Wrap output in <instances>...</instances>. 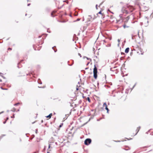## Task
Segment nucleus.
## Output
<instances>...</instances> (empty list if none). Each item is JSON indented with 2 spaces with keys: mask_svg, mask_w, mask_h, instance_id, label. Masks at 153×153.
<instances>
[{
  "mask_svg": "<svg viewBox=\"0 0 153 153\" xmlns=\"http://www.w3.org/2000/svg\"><path fill=\"white\" fill-rule=\"evenodd\" d=\"M140 8L143 11H146L149 9L148 7L146 6H142Z\"/></svg>",
  "mask_w": 153,
  "mask_h": 153,
  "instance_id": "nucleus-4",
  "label": "nucleus"
},
{
  "mask_svg": "<svg viewBox=\"0 0 153 153\" xmlns=\"http://www.w3.org/2000/svg\"><path fill=\"white\" fill-rule=\"evenodd\" d=\"M88 67H87V68H85V70H87V69H88Z\"/></svg>",
  "mask_w": 153,
  "mask_h": 153,
  "instance_id": "nucleus-52",
  "label": "nucleus"
},
{
  "mask_svg": "<svg viewBox=\"0 0 153 153\" xmlns=\"http://www.w3.org/2000/svg\"><path fill=\"white\" fill-rule=\"evenodd\" d=\"M76 89L77 90H78L79 89H78V88H76Z\"/></svg>",
  "mask_w": 153,
  "mask_h": 153,
  "instance_id": "nucleus-61",
  "label": "nucleus"
},
{
  "mask_svg": "<svg viewBox=\"0 0 153 153\" xmlns=\"http://www.w3.org/2000/svg\"><path fill=\"white\" fill-rule=\"evenodd\" d=\"M98 14H100L102 15V11H101V10H100V11H99V12H98Z\"/></svg>",
  "mask_w": 153,
  "mask_h": 153,
  "instance_id": "nucleus-26",
  "label": "nucleus"
},
{
  "mask_svg": "<svg viewBox=\"0 0 153 153\" xmlns=\"http://www.w3.org/2000/svg\"><path fill=\"white\" fill-rule=\"evenodd\" d=\"M102 3H103V2L101 3L100 4V5L99 6V7H100V5H101L102 4Z\"/></svg>",
  "mask_w": 153,
  "mask_h": 153,
  "instance_id": "nucleus-53",
  "label": "nucleus"
},
{
  "mask_svg": "<svg viewBox=\"0 0 153 153\" xmlns=\"http://www.w3.org/2000/svg\"><path fill=\"white\" fill-rule=\"evenodd\" d=\"M117 67V66H114V67H113V68H116Z\"/></svg>",
  "mask_w": 153,
  "mask_h": 153,
  "instance_id": "nucleus-47",
  "label": "nucleus"
},
{
  "mask_svg": "<svg viewBox=\"0 0 153 153\" xmlns=\"http://www.w3.org/2000/svg\"><path fill=\"white\" fill-rule=\"evenodd\" d=\"M12 50V49L10 48H9L8 49V50Z\"/></svg>",
  "mask_w": 153,
  "mask_h": 153,
  "instance_id": "nucleus-44",
  "label": "nucleus"
},
{
  "mask_svg": "<svg viewBox=\"0 0 153 153\" xmlns=\"http://www.w3.org/2000/svg\"><path fill=\"white\" fill-rule=\"evenodd\" d=\"M19 104H20V103L18 102V103H16L14 105V106H17V105H19Z\"/></svg>",
  "mask_w": 153,
  "mask_h": 153,
  "instance_id": "nucleus-22",
  "label": "nucleus"
},
{
  "mask_svg": "<svg viewBox=\"0 0 153 153\" xmlns=\"http://www.w3.org/2000/svg\"><path fill=\"white\" fill-rule=\"evenodd\" d=\"M152 17H153V12L152 13V14H151V16H152Z\"/></svg>",
  "mask_w": 153,
  "mask_h": 153,
  "instance_id": "nucleus-40",
  "label": "nucleus"
},
{
  "mask_svg": "<svg viewBox=\"0 0 153 153\" xmlns=\"http://www.w3.org/2000/svg\"><path fill=\"white\" fill-rule=\"evenodd\" d=\"M145 21L146 22L147 21V23L146 24L147 25H148V22H149L148 18L147 17L145 16Z\"/></svg>",
  "mask_w": 153,
  "mask_h": 153,
  "instance_id": "nucleus-6",
  "label": "nucleus"
},
{
  "mask_svg": "<svg viewBox=\"0 0 153 153\" xmlns=\"http://www.w3.org/2000/svg\"><path fill=\"white\" fill-rule=\"evenodd\" d=\"M123 15L122 14H120L119 15L120 17L122 19H123L124 17H122Z\"/></svg>",
  "mask_w": 153,
  "mask_h": 153,
  "instance_id": "nucleus-15",
  "label": "nucleus"
},
{
  "mask_svg": "<svg viewBox=\"0 0 153 153\" xmlns=\"http://www.w3.org/2000/svg\"><path fill=\"white\" fill-rule=\"evenodd\" d=\"M1 88L2 89V90H7V88H3L2 87H1Z\"/></svg>",
  "mask_w": 153,
  "mask_h": 153,
  "instance_id": "nucleus-23",
  "label": "nucleus"
},
{
  "mask_svg": "<svg viewBox=\"0 0 153 153\" xmlns=\"http://www.w3.org/2000/svg\"><path fill=\"white\" fill-rule=\"evenodd\" d=\"M5 134H2L1 137H0V138L1 139V138H2V137L4 136H5Z\"/></svg>",
  "mask_w": 153,
  "mask_h": 153,
  "instance_id": "nucleus-25",
  "label": "nucleus"
},
{
  "mask_svg": "<svg viewBox=\"0 0 153 153\" xmlns=\"http://www.w3.org/2000/svg\"><path fill=\"white\" fill-rule=\"evenodd\" d=\"M74 64V61L73 60V63H72V64L71 65H70L69 64H68V65H69V66H72L73 64Z\"/></svg>",
  "mask_w": 153,
  "mask_h": 153,
  "instance_id": "nucleus-30",
  "label": "nucleus"
},
{
  "mask_svg": "<svg viewBox=\"0 0 153 153\" xmlns=\"http://www.w3.org/2000/svg\"><path fill=\"white\" fill-rule=\"evenodd\" d=\"M129 19V16H128L126 18H123V20L125 22H127L128 21Z\"/></svg>",
  "mask_w": 153,
  "mask_h": 153,
  "instance_id": "nucleus-5",
  "label": "nucleus"
},
{
  "mask_svg": "<svg viewBox=\"0 0 153 153\" xmlns=\"http://www.w3.org/2000/svg\"><path fill=\"white\" fill-rule=\"evenodd\" d=\"M52 49L54 50V52H56L57 51V50L56 48V46H54V47H53L52 48Z\"/></svg>",
  "mask_w": 153,
  "mask_h": 153,
  "instance_id": "nucleus-9",
  "label": "nucleus"
},
{
  "mask_svg": "<svg viewBox=\"0 0 153 153\" xmlns=\"http://www.w3.org/2000/svg\"><path fill=\"white\" fill-rule=\"evenodd\" d=\"M105 109L107 110V113H108L109 110L108 107H106L105 108Z\"/></svg>",
  "mask_w": 153,
  "mask_h": 153,
  "instance_id": "nucleus-13",
  "label": "nucleus"
},
{
  "mask_svg": "<svg viewBox=\"0 0 153 153\" xmlns=\"http://www.w3.org/2000/svg\"><path fill=\"white\" fill-rule=\"evenodd\" d=\"M147 146H145L143 147V148H147Z\"/></svg>",
  "mask_w": 153,
  "mask_h": 153,
  "instance_id": "nucleus-54",
  "label": "nucleus"
},
{
  "mask_svg": "<svg viewBox=\"0 0 153 153\" xmlns=\"http://www.w3.org/2000/svg\"><path fill=\"white\" fill-rule=\"evenodd\" d=\"M52 116V114L50 113L49 115L46 116V117L47 118H51Z\"/></svg>",
  "mask_w": 153,
  "mask_h": 153,
  "instance_id": "nucleus-8",
  "label": "nucleus"
},
{
  "mask_svg": "<svg viewBox=\"0 0 153 153\" xmlns=\"http://www.w3.org/2000/svg\"><path fill=\"white\" fill-rule=\"evenodd\" d=\"M97 69L95 65H94V68L93 69L94 77L95 79H97Z\"/></svg>",
  "mask_w": 153,
  "mask_h": 153,
  "instance_id": "nucleus-2",
  "label": "nucleus"
},
{
  "mask_svg": "<svg viewBox=\"0 0 153 153\" xmlns=\"http://www.w3.org/2000/svg\"><path fill=\"white\" fill-rule=\"evenodd\" d=\"M35 132H36V133H37V129H36V131H35Z\"/></svg>",
  "mask_w": 153,
  "mask_h": 153,
  "instance_id": "nucleus-43",
  "label": "nucleus"
},
{
  "mask_svg": "<svg viewBox=\"0 0 153 153\" xmlns=\"http://www.w3.org/2000/svg\"><path fill=\"white\" fill-rule=\"evenodd\" d=\"M125 147L126 148H128V149H126V148H123V149L126 150H128L130 149V148L128 146H126Z\"/></svg>",
  "mask_w": 153,
  "mask_h": 153,
  "instance_id": "nucleus-10",
  "label": "nucleus"
},
{
  "mask_svg": "<svg viewBox=\"0 0 153 153\" xmlns=\"http://www.w3.org/2000/svg\"><path fill=\"white\" fill-rule=\"evenodd\" d=\"M78 55H79V56H80V57H82V56H81V54H80V53H78Z\"/></svg>",
  "mask_w": 153,
  "mask_h": 153,
  "instance_id": "nucleus-35",
  "label": "nucleus"
},
{
  "mask_svg": "<svg viewBox=\"0 0 153 153\" xmlns=\"http://www.w3.org/2000/svg\"><path fill=\"white\" fill-rule=\"evenodd\" d=\"M120 141V140H118V141H114L115 142H120L121 141Z\"/></svg>",
  "mask_w": 153,
  "mask_h": 153,
  "instance_id": "nucleus-33",
  "label": "nucleus"
},
{
  "mask_svg": "<svg viewBox=\"0 0 153 153\" xmlns=\"http://www.w3.org/2000/svg\"><path fill=\"white\" fill-rule=\"evenodd\" d=\"M34 135H33L32 136V137H30V139H31V140H32L34 137Z\"/></svg>",
  "mask_w": 153,
  "mask_h": 153,
  "instance_id": "nucleus-19",
  "label": "nucleus"
},
{
  "mask_svg": "<svg viewBox=\"0 0 153 153\" xmlns=\"http://www.w3.org/2000/svg\"><path fill=\"white\" fill-rule=\"evenodd\" d=\"M1 81H2L1 79H0V81L1 82Z\"/></svg>",
  "mask_w": 153,
  "mask_h": 153,
  "instance_id": "nucleus-63",
  "label": "nucleus"
},
{
  "mask_svg": "<svg viewBox=\"0 0 153 153\" xmlns=\"http://www.w3.org/2000/svg\"><path fill=\"white\" fill-rule=\"evenodd\" d=\"M1 76L3 78H4V79H5V78L4 76Z\"/></svg>",
  "mask_w": 153,
  "mask_h": 153,
  "instance_id": "nucleus-51",
  "label": "nucleus"
},
{
  "mask_svg": "<svg viewBox=\"0 0 153 153\" xmlns=\"http://www.w3.org/2000/svg\"><path fill=\"white\" fill-rule=\"evenodd\" d=\"M112 69H113V68H110V71H114V70H113Z\"/></svg>",
  "mask_w": 153,
  "mask_h": 153,
  "instance_id": "nucleus-31",
  "label": "nucleus"
},
{
  "mask_svg": "<svg viewBox=\"0 0 153 153\" xmlns=\"http://www.w3.org/2000/svg\"><path fill=\"white\" fill-rule=\"evenodd\" d=\"M136 85V83L133 86L132 88H131V91L132 90V89L134 88V87H135V85Z\"/></svg>",
  "mask_w": 153,
  "mask_h": 153,
  "instance_id": "nucleus-18",
  "label": "nucleus"
},
{
  "mask_svg": "<svg viewBox=\"0 0 153 153\" xmlns=\"http://www.w3.org/2000/svg\"><path fill=\"white\" fill-rule=\"evenodd\" d=\"M82 71L83 72V73H84V74H85V70H82Z\"/></svg>",
  "mask_w": 153,
  "mask_h": 153,
  "instance_id": "nucleus-37",
  "label": "nucleus"
},
{
  "mask_svg": "<svg viewBox=\"0 0 153 153\" xmlns=\"http://www.w3.org/2000/svg\"><path fill=\"white\" fill-rule=\"evenodd\" d=\"M4 112V111H1V112H0V114H1L2 113H3Z\"/></svg>",
  "mask_w": 153,
  "mask_h": 153,
  "instance_id": "nucleus-41",
  "label": "nucleus"
},
{
  "mask_svg": "<svg viewBox=\"0 0 153 153\" xmlns=\"http://www.w3.org/2000/svg\"><path fill=\"white\" fill-rule=\"evenodd\" d=\"M41 36H39V38H41Z\"/></svg>",
  "mask_w": 153,
  "mask_h": 153,
  "instance_id": "nucleus-58",
  "label": "nucleus"
},
{
  "mask_svg": "<svg viewBox=\"0 0 153 153\" xmlns=\"http://www.w3.org/2000/svg\"><path fill=\"white\" fill-rule=\"evenodd\" d=\"M131 38H132V39H133V35H132V37H131Z\"/></svg>",
  "mask_w": 153,
  "mask_h": 153,
  "instance_id": "nucleus-55",
  "label": "nucleus"
},
{
  "mask_svg": "<svg viewBox=\"0 0 153 153\" xmlns=\"http://www.w3.org/2000/svg\"><path fill=\"white\" fill-rule=\"evenodd\" d=\"M16 111V109L14 108H13V110H11V111H12L13 112Z\"/></svg>",
  "mask_w": 153,
  "mask_h": 153,
  "instance_id": "nucleus-17",
  "label": "nucleus"
},
{
  "mask_svg": "<svg viewBox=\"0 0 153 153\" xmlns=\"http://www.w3.org/2000/svg\"><path fill=\"white\" fill-rule=\"evenodd\" d=\"M90 77H91V76H89L88 77V79H89L90 78Z\"/></svg>",
  "mask_w": 153,
  "mask_h": 153,
  "instance_id": "nucleus-46",
  "label": "nucleus"
},
{
  "mask_svg": "<svg viewBox=\"0 0 153 153\" xmlns=\"http://www.w3.org/2000/svg\"><path fill=\"white\" fill-rule=\"evenodd\" d=\"M38 82L39 84H42V82L40 79H38Z\"/></svg>",
  "mask_w": 153,
  "mask_h": 153,
  "instance_id": "nucleus-11",
  "label": "nucleus"
},
{
  "mask_svg": "<svg viewBox=\"0 0 153 153\" xmlns=\"http://www.w3.org/2000/svg\"><path fill=\"white\" fill-rule=\"evenodd\" d=\"M120 4H122V3H123V2H120Z\"/></svg>",
  "mask_w": 153,
  "mask_h": 153,
  "instance_id": "nucleus-64",
  "label": "nucleus"
},
{
  "mask_svg": "<svg viewBox=\"0 0 153 153\" xmlns=\"http://www.w3.org/2000/svg\"><path fill=\"white\" fill-rule=\"evenodd\" d=\"M103 41L104 42H106V41H105V40H103Z\"/></svg>",
  "mask_w": 153,
  "mask_h": 153,
  "instance_id": "nucleus-50",
  "label": "nucleus"
},
{
  "mask_svg": "<svg viewBox=\"0 0 153 153\" xmlns=\"http://www.w3.org/2000/svg\"><path fill=\"white\" fill-rule=\"evenodd\" d=\"M41 122H42V123H43V120H41Z\"/></svg>",
  "mask_w": 153,
  "mask_h": 153,
  "instance_id": "nucleus-60",
  "label": "nucleus"
},
{
  "mask_svg": "<svg viewBox=\"0 0 153 153\" xmlns=\"http://www.w3.org/2000/svg\"><path fill=\"white\" fill-rule=\"evenodd\" d=\"M117 41L118 42H119L120 41V40L119 39H118L117 40Z\"/></svg>",
  "mask_w": 153,
  "mask_h": 153,
  "instance_id": "nucleus-48",
  "label": "nucleus"
},
{
  "mask_svg": "<svg viewBox=\"0 0 153 153\" xmlns=\"http://www.w3.org/2000/svg\"><path fill=\"white\" fill-rule=\"evenodd\" d=\"M134 10L133 7L131 6L130 7H128L127 8L123 7L122 9V11L123 13H125L126 14H128L132 12Z\"/></svg>",
  "mask_w": 153,
  "mask_h": 153,
  "instance_id": "nucleus-1",
  "label": "nucleus"
},
{
  "mask_svg": "<svg viewBox=\"0 0 153 153\" xmlns=\"http://www.w3.org/2000/svg\"><path fill=\"white\" fill-rule=\"evenodd\" d=\"M105 107H107V104L106 105H105Z\"/></svg>",
  "mask_w": 153,
  "mask_h": 153,
  "instance_id": "nucleus-59",
  "label": "nucleus"
},
{
  "mask_svg": "<svg viewBox=\"0 0 153 153\" xmlns=\"http://www.w3.org/2000/svg\"><path fill=\"white\" fill-rule=\"evenodd\" d=\"M123 26L124 27V28H126V27H128V26H127L125 24H124L123 25Z\"/></svg>",
  "mask_w": 153,
  "mask_h": 153,
  "instance_id": "nucleus-16",
  "label": "nucleus"
},
{
  "mask_svg": "<svg viewBox=\"0 0 153 153\" xmlns=\"http://www.w3.org/2000/svg\"><path fill=\"white\" fill-rule=\"evenodd\" d=\"M14 115L15 114H13V115L11 117L12 118H14L15 117Z\"/></svg>",
  "mask_w": 153,
  "mask_h": 153,
  "instance_id": "nucleus-27",
  "label": "nucleus"
},
{
  "mask_svg": "<svg viewBox=\"0 0 153 153\" xmlns=\"http://www.w3.org/2000/svg\"><path fill=\"white\" fill-rule=\"evenodd\" d=\"M70 16H71V17H72V15H71V14H70Z\"/></svg>",
  "mask_w": 153,
  "mask_h": 153,
  "instance_id": "nucleus-57",
  "label": "nucleus"
},
{
  "mask_svg": "<svg viewBox=\"0 0 153 153\" xmlns=\"http://www.w3.org/2000/svg\"><path fill=\"white\" fill-rule=\"evenodd\" d=\"M87 100H88V101L90 102H91V100H90V98H89V97H87Z\"/></svg>",
  "mask_w": 153,
  "mask_h": 153,
  "instance_id": "nucleus-21",
  "label": "nucleus"
},
{
  "mask_svg": "<svg viewBox=\"0 0 153 153\" xmlns=\"http://www.w3.org/2000/svg\"><path fill=\"white\" fill-rule=\"evenodd\" d=\"M129 48L128 47V48H126V49L125 50V53H128L129 52Z\"/></svg>",
  "mask_w": 153,
  "mask_h": 153,
  "instance_id": "nucleus-7",
  "label": "nucleus"
},
{
  "mask_svg": "<svg viewBox=\"0 0 153 153\" xmlns=\"http://www.w3.org/2000/svg\"><path fill=\"white\" fill-rule=\"evenodd\" d=\"M140 126H139V127H138L137 128L138 129L137 132L136 133V134H135V135H136L138 133V131H139L140 129Z\"/></svg>",
  "mask_w": 153,
  "mask_h": 153,
  "instance_id": "nucleus-14",
  "label": "nucleus"
},
{
  "mask_svg": "<svg viewBox=\"0 0 153 153\" xmlns=\"http://www.w3.org/2000/svg\"><path fill=\"white\" fill-rule=\"evenodd\" d=\"M23 61V60H22L19 63H18V65H17L18 68H21V67H20V66H19V64Z\"/></svg>",
  "mask_w": 153,
  "mask_h": 153,
  "instance_id": "nucleus-12",
  "label": "nucleus"
},
{
  "mask_svg": "<svg viewBox=\"0 0 153 153\" xmlns=\"http://www.w3.org/2000/svg\"><path fill=\"white\" fill-rule=\"evenodd\" d=\"M92 140L91 139L88 138L86 139L84 141V144L87 146L89 145L91 142Z\"/></svg>",
  "mask_w": 153,
  "mask_h": 153,
  "instance_id": "nucleus-3",
  "label": "nucleus"
},
{
  "mask_svg": "<svg viewBox=\"0 0 153 153\" xmlns=\"http://www.w3.org/2000/svg\"><path fill=\"white\" fill-rule=\"evenodd\" d=\"M106 102H104L103 104V107H104L105 106V105H106Z\"/></svg>",
  "mask_w": 153,
  "mask_h": 153,
  "instance_id": "nucleus-28",
  "label": "nucleus"
},
{
  "mask_svg": "<svg viewBox=\"0 0 153 153\" xmlns=\"http://www.w3.org/2000/svg\"><path fill=\"white\" fill-rule=\"evenodd\" d=\"M50 148V144H49L48 149H49Z\"/></svg>",
  "mask_w": 153,
  "mask_h": 153,
  "instance_id": "nucleus-39",
  "label": "nucleus"
},
{
  "mask_svg": "<svg viewBox=\"0 0 153 153\" xmlns=\"http://www.w3.org/2000/svg\"><path fill=\"white\" fill-rule=\"evenodd\" d=\"M63 125V123H61L60 124L59 126V127L60 128H61V127H62V126Z\"/></svg>",
  "mask_w": 153,
  "mask_h": 153,
  "instance_id": "nucleus-24",
  "label": "nucleus"
},
{
  "mask_svg": "<svg viewBox=\"0 0 153 153\" xmlns=\"http://www.w3.org/2000/svg\"><path fill=\"white\" fill-rule=\"evenodd\" d=\"M9 119V117H7L6 118V120H7V121Z\"/></svg>",
  "mask_w": 153,
  "mask_h": 153,
  "instance_id": "nucleus-45",
  "label": "nucleus"
},
{
  "mask_svg": "<svg viewBox=\"0 0 153 153\" xmlns=\"http://www.w3.org/2000/svg\"><path fill=\"white\" fill-rule=\"evenodd\" d=\"M97 6H98L97 4H96V9H97Z\"/></svg>",
  "mask_w": 153,
  "mask_h": 153,
  "instance_id": "nucleus-36",
  "label": "nucleus"
},
{
  "mask_svg": "<svg viewBox=\"0 0 153 153\" xmlns=\"http://www.w3.org/2000/svg\"><path fill=\"white\" fill-rule=\"evenodd\" d=\"M9 111V110H7V112H8Z\"/></svg>",
  "mask_w": 153,
  "mask_h": 153,
  "instance_id": "nucleus-62",
  "label": "nucleus"
},
{
  "mask_svg": "<svg viewBox=\"0 0 153 153\" xmlns=\"http://www.w3.org/2000/svg\"><path fill=\"white\" fill-rule=\"evenodd\" d=\"M90 62H88L86 64V65H88L89 64Z\"/></svg>",
  "mask_w": 153,
  "mask_h": 153,
  "instance_id": "nucleus-49",
  "label": "nucleus"
},
{
  "mask_svg": "<svg viewBox=\"0 0 153 153\" xmlns=\"http://www.w3.org/2000/svg\"><path fill=\"white\" fill-rule=\"evenodd\" d=\"M30 5V3H28L27 5V6H29Z\"/></svg>",
  "mask_w": 153,
  "mask_h": 153,
  "instance_id": "nucleus-42",
  "label": "nucleus"
},
{
  "mask_svg": "<svg viewBox=\"0 0 153 153\" xmlns=\"http://www.w3.org/2000/svg\"><path fill=\"white\" fill-rule=\"evenodd\" d=\"M138 129L137 128V129L136 130V133L137 132L138 130Z\"/></svg>",
  "mask_w": 153,
  "mask_h": 153,
  "instance_id": "nucleus-56",
  "label": "nucleus"
},
{
  "mask_svg": "<svg viewBox=\"0 0 153 153\" xmlns=\"http://www.w3.org/2000/svg\"><path fill=\"white\" fill-rule=\"evenodd\" d=\"M121 55H124L125 54V53H123V52H121Z\"/></svg>",
  "mask_w": 153,
  "mask_h": 153,
  "instance_id": "nucleus-38",
  "label": "nucleus"
},
{
  "mask_svg": "<svg viewBox=\"0 0 153 153\" xmlns=\"http://www.w3.org/2000/svg\"><path fill=\"white\" fill-rule=\"evenodd\" d=\"M80 20V19H79V18H78L76 20V21H79Z\"/></svg>",
  "mask_w": 153,
  "mask_h": 153,
  "instance_id": "nucleus-32",
  "label": "nucleus"
},
{
  "mask_svg": "<svg viewBox=\"0 0 153 153\" xmlns=\"http://www.w3.org/2000/svg\"><path fill=\"white\" fill-rule=\"evenodd\" d=\"M6 122H7V120H5V121H4L3 122V123L4 124H5L6 123Z\"/></svg>",
  "mask_w": 153,
  "mask_h": 153,
  "instance_id": "nucleus-34",
  "label": "nucleus"
},
{
  "mask_svg": "<svg viewBox=\"0 0 153 153\" xmlns=\"http://www.w3.org/2000/svg\"><path fill=\"white\" fill-rule=\"evenodd\" d=\"M87 58V60H89H89H90V61H91V59H90V58H88V57H86V56H85V57H84V58Z\"/></svg>",
  "mask_w": 153,
  "mask_h": 153,
  "instance_id": "nucleus-20",
  "label": "nucleus"
},
{
  "mask_svg": "<svg viewBox=\"0 0 153 153\" xmlns=\"http://www.w3.org/2000/svg\"><path fill=\"white\" fill-rule=\"evenodd\" d=\"M51 16H52V17H54L55 16V15H53V13H51Z\"/></svg>",
  "mask_w": 153,
  "mask_h": 153,
  "instance_id": "nucleus-29",
  "label": "nucleus"
}]
</instances>
